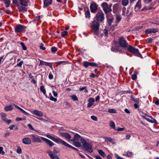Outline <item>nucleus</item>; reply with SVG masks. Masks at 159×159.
Returning a JSON list of instances; mask_svg holds the SVG:
<instances>
[{
	"label": "nucleus",
	"instance_id": "f257e3e1",
	"mask_svg": "<svg viewBox=\"0 0 159 159\" xmlns=\"http://www.w3.org/2000/svg\"><path fill=\"white\" fill-rule=\"evenodd\" d=\"M100 24L96 21H93L91 24V28L92 31L95 34L98 35L99 31Z\"/></svg>",
	"mask_w": 159,
	"mask_h": 159
},
{
	"label": "nucleus",
	"instance_id": "f03ea898",
	"mask_svg": "<svg viewBox=\"0 0 159 159\" xmlns=\"http://www.w3.org/2000/svg\"><path fill=\"white\" fill-rule=\"evenodd\" d=\"M46 136L47 137L51 139L57 143L61 144L66 147L68 144L66 142L58 137L55 138L49 134H46Z\"/></svg>",
	"mask_w": 159,
	"mask_h": 159
},
{
	"label": "nucleus",
	"instance_id": "7ed1b4c3",
	"mask_svg": "<svg viewBox=\"0 0 159 159\" xmlns=\"http://www.w3.org/2000/svg\"><path fill=\"white\" fill-rule=\"evenodd\" d=\"M81 143L85 150L91 153L93 152L92 145L91 144L87 143L85 140L82 139Z\"/></svg>",
	"mask_w": 159,
	"mask_h": 159
},
{
	"label": "nucleus",
	"instance_id": "20e7f679",
	"mask_svg": "<svg viewBox=\"0 0 159 159\" xmlns=\"http://www.w3.org/2000/svg\"><path fill=\"white\" fill-rule=\"evenodd\" d=\"M126 48L129 52L134 54L135 55L139 57L142 56L141 54L139 53L138 49L135 48L133 46L129 45Z\"/></svg>",
	"mask_w": 159,
	"mask_h": 159
},
{
	"label": "nucleus",
	"instance_id": "39448f33",
	"mask_svg": "<svg viewBox=\"0 0 159 159\" xmlns=\"http://www.w3.org/2000/svg\"><path fill=\"white\" fill-rule=\"evenodd\" d=\"M107 20L109 25L110 27V30L113 31L115 29V27L116 26L117 24H116L115 25H112V23L113 20V18L112 17L111 14H110V16H107Z\"/></svg>",
	"mask_w": 159,
	"mask_h": 159
},
{
	"label": "nucleus",
	"instance_id": "423d86ee",
	"mask_svg": "<svg viewBox=\"0 0 159 159\" xmlns=\"http://www.w3.org/2000/svg\"><path fill=\"white\" fill-rule=\"evenodd\" d=\"M96 18L98 23H101L104 19V15L102 12H98L96 16Z\"/></svg>",
	"mask_w": 159,
	"mask_h": 159
},
{
	"label": "nucleus",
	"instance_id": "0eeeda50",
	"mask_svg": "<svg viewBox=\"0 0 159 159\" xmlns=\"http://www.w3.org/2000/svg\"><path fill=\"white\" fill-rule=\"evenodd\" d=\"M119 45L122 47L126 48L128 46V43L123 37L120 38L119 40Z\"/></svg>",
	"mask_w": 159,
	"mask_h": 159
},
{
	"label": "nucleus",
	"instance_id": "6e6552de",
	"mask_svg": "<svg viewBox=\"0 0 159 159\" xmlns=\"http://www.w3.org/2000/svg\"><path fill=\"white\" fill-rule=\"evenodd\" d=\"M101 6L105 13L111 11H112L111 6H108L106 2H103Z\"/></svg>",
	"mask_w": 159,
	"mask_h": 159
},
{
	"label": "nucleus",
	"instance_id": "1a4fd4ad",
	"mask_svg": "<svg viewBox=\"0 0 159 159\" xmlns=\"http://www.w3.org/2000/svg\"><path fill=\"white\" fill-rule=\"evenodd\" d=\"M142 116L143 119L150 122L155 123H157V121L155 119H153L151 116H149L146 114L144 115H142Z\"/></svg>",
	"mask_w": 159,
	"mask_h": 159
},
{
	"label": "nucleus",
	"instance_id": "9d476101",
	"mask_svg": "<svg viewBox=\"0 0 159 159\" xmlns=\"http://www.w3.org/2000/svg\"><path fill=\"white\" fill-rule=\"evenodd\" d=\"M0 114L2 120L3 121H4L6 123L9 124L11 122V120L10 119H7V118H6L7 116V115L6 114L3 112H1L0 113Z\"/></svg>",
	"mask_w": 159,
	"mask_h": 159
},
{
	"label": "nucleus",
	"instance_id": "9b49d317",
	"mask_svg": "<svg viewBox=\"0 0 159 159\" xmlns=\"http://www.w3.org/2000/svg\"><path fill=\"white\" fill-rule=\"evenodd\" d=\"M32 138V140L34 142L41 143L42 141L40 139L41 137L37 135L32 134L30 135Z\"/></svg>",
	"mask_w": 159,
	"mask_h": 159
},
{
	"label": "nucleus",
	"instance_id": "f8f14e48",
	"mask_svg": "<svg viewBox=\"0 0 159 159\" xmlns=\"http://www.w3.org/2000/svg\"><path fill=\"white\" fill-rule=\"evenodd\" d=\"M25 28V27L24 26L19 25L15 28V31L17 33L23 31Z\"/></svg>",
	"mask_w": 159,
	"mask_h": 159
},
{
	"label": "nucleus",
	"instance_id": "ddd939ff",
	"mask_svg": "<svg viewBox=\"0 0 159 159\" xmlns=\"http://www.w3.org/2000/svg\"><path fill=\"white\" fill-rule=\"evenodd\" d=\"M90 8L91 11L92 13L95 12L98 9V6L94 2H93L91 4Z\"/></svg>",
	"mask_w": 159,
	"mask_h": 159
},
{
	"label": "nucleus",
	"instance_id": "4468645a",
	"mask_svg": "<svg viewBox=\"0 0 159 159\" xmlns=\"http://www.w3.org/2000/svg\"><path fill=\"white\" fill-rule=\"evenodd\" d=\"M120 9L121 8L120 7L118 3H116L113 6V12L114 13L119 12L120 10Z\"/></svg>",
	"mask_w": 159,
	"mask_h": 159
},
{
	"label": "nucleus",
	"instance_id": "2eb2a0df",
	"mask_svg": "<svg viewBox=\"0 0 159 159\" xmlns=\"http://www.w3.org/2000/svg\"><path fill=\"white\" fill-rule=\"evenodd\" d=\"M41 139L44 140L50 147H52L54 145V143L49 140L43 137H41Z\"/></svg>",
	"mask_w": 159,
	"mask_h": 159
},
{
	"label": "nucleus",
	"instance_id": "dca6fc26",
	"mask_svg": "<svg viewBox=\"0 0 159 159\" xmlns=\"http://www.w3.org/2000/svg\"><path fill=\"white\" fill-rule=\"evenodd\" d=\"M23 143L26 145H29L31 143V139L28 137L24 138L22 140Z\"/></svg>",
	"mask_w": 159,
	"mask_h": 159
},
{
	"label": "nucleus",
	"instance_id": "f3484780",
	"mask_svg": "<svg viewBox=\"0 0 159 159\" xmlns=\"http://www.w3.org/2000/svg\"><path fill=\"white\" fill-rule=\"evenodd\" d=\"M31 112L33 114L39 117H41L43 116V113L42 112L37 110H34Z\"/></svg>",
	"mask_w": 159,
	"mask_h": 159
},
{
	"label": "nucleus",
	"instance_id": "a211bd4d",
	"mask_svg": "<svg viewBox=\"0 0 159 159\" xmlns=\"http://www.w3.org/2000/svg\"><path fill=\"white\" fill-rule=\"evenodd\" d=\"M82 139H82L81 137L77 134H76L74 136L73 139V141H79L80 140L81 142Z\"/></svg>",
	"mask_w": 159,
	"mask_h": 159
},
{
	"label": "nucleus",
	"instance_id": "6ab92c4d",
	"mask_svg": "<svg viewBox=\"0 0 159 159\" xmlns=\"http://www.w3.org/2000/svg\"><path fill=\"white\" fill-rule=\"evenodd\" d=\"M141 7V0H138L135 6V7L134 8L135 11H139Z\"/></svg>",
	"mask_w": 159,
	"mask_h": 159
},
{
	"label": "nucleus",
	"instance_id": "aec40b11",
	"mask_svg": "<svg viewBox=\"0 0 159 159\" xmlns=\"http://www.w3.org/2000/svg\"><path fill=\"white\" fill-rule=\"evenodd\" d=\"M158 31L157 29L151 28L148 29L146 30V33L147 34H150L151 33H156Z\"/></svg>",
	"mask_w": 159,
	"mask_h": 159
},
{
	"label": "nucleus",
	"instance_id": "412c9836",
	"mask_svg": "<svg viewBox=\"0 0 159 159\" xmlns=\"http://www.w3.org/2000/svg\"><path fill=\"white\" fill-rule=\"evenodd\" d=\"M40 65H44L45 66H48L50 68H52V63L44 62L41 60H40L39 66Z\"/></svg>",
	"mask_w": 159,
	"mask_h": 159
},
{
	"label": "nucleus",
	"instance_id": "4be33fe9",
	"mask_svg": "<svg viewBox=\"0 0 159 159\" xmlns=\"http://www.w3.org/2000/svg\"><path fill=\"white\" fill-rule=\"evenodd\" d=\"M88 103L87 104V107H90L94 104L95 102L94 99L93 98H90L89 99Z\"/></svg>",
	"mask_w": 159,
	"mask_h": 159
},
{
	"label": "nucleus",
	"instance_id": "5701e85b",
	"mask_svg": "<svg viewBox=\"0 0 159 159\" xmlns=\"http://www.w3.org/2000/svg\"><path fill=\"white\" fill-rule=\"evenodd\" d=\"M60 135L66 139H71V136L67 133H61Z\"/></svg>",
	"mask_w": 159,
	"mask_h": 159
},
{
	"label": "nucleus",
	"instance_id": "b1692460",
	"mask_svg": "<svg viewBox=\"0 0 159 159\" xmlns=\"http://www.w3.org/2000/svg\"><path fill=\"white\" fill-rule=\"evenodd\" d=\"M20 4L23 6L26 7L28 5L29 0H19Z\"/></svg>",
	"mask_w": 159,
	"mask_h": 159
},
{
	"label": "nucleus",
	"instance_id": "393cba45",
	"mask_svg": "<svg viewBox=\"0 0 159 159\" xmlns=\"http://www.w3.org/2000/svg\"><path fill=\"white\" fill-rule=\"evenodd\" d=\"M52 2V0H45L44 1V7H45L49 6L51 4Z\"/></svg>",
	"mask_w": 159,
	"mask_h": 159
},
{
	"label": "nucleus",
	"instance_id": "a878e982",
	"mask_svg": "<svg viewBox=\"0 0 159 159\" xmlns=\"http://www.w3.org/2000/svg\"><path fill=\"white\" fill-rule=\"evenodd\" d=\"M18 9L19 11L24 12L27 11V8L22 6H19L18 7Z\"/></svg>",
	"mask_w": 159,
	"mask_h": 159
},
{
	"label": "nucleus",
	"instance_id": "bb28decb",
	"mask_svg": "<svg viewBox=\"0 0 159 159\" xmlns=\"http://www.w3.org/2000/svg\"><path fill=\"white\" fill-rule=\"evenodd\" d=\"M13 109V107L11 105L7 106L4 108V110L6 111H11Z\"/></svg>",
	"mask_w": 159,
	"mask_h": 159
},
{
	"label": "nucleus",
	"instance_id": "cd10ccee",
	"mask_svg": "<svg viewBox=\"0 0 159 159\" xmlns=\"http://www.w3.org/2000/svg\"><path fill=\"white\" fill-rule=\"evenodd\" d=\"M109 125L110 126L114 129H116V125L114 121L112 120L109 121Z\"/></svg>",
	"mask_w": 159,
	"mask_h": 159
},
{
	"label": "nucleus",
	"instance_id": "c85d7f7f",
	"mask_svg": "<svg viewBox=\"0 0 159 159\" xmlns=\"http://www.w3.org/2000/svg\"><path fill=\"white\" fill-rule=\"evenodd\" d=\"M97 151L99 154L103 157L106 156L105 153L102 150L98 149Z\"/></svg>",
	"mask_w": 159,
	"mask_h": 159
},
{
	"label": "nucleus",
	"instance_id": "c756f323",
	"mask_svg": "<svg viewBox=\"0 0 159 159\" xmlns=\"http://www.w3.org/2000/svg\"><path fill=\"white\" fill-rule=\"evenodd\" d=\"M116 24H117L119 23L121 19V17L120 15L118 14L116 16Z\"/></svg>",
	"mask_w": 159,
	"mask_h": 159
},
{
	"label": "nucleus",
	"instance_id": "7c9ffc66",
	"mask_svg": "<svg viewBox=\"0 0 159 159\" xmlns=\"http://www.w3.org/2000/svg\"><path fill=\"white\" fill-rule=\"evenodd\" d=\"M49 99L51 100L52 101H53L54 102H57V99L56 98H55L54 97H53L51 93H49Z\"/></svg>",
	"mask_w": 159,
	"mask_h": 159
},
{
	"label": "nucleus",
	"instance_id": "2f4dec72",
	"mask_svg": "<svg viewBox=\"0 0 159 159\" xmlns=\"http://www.w3.org/2000/svg\"><path fill=\"white\" fill-rule=\"evenodd\" d=\"M74 145L75 147H79L81 146V143L79 141H73Z\"/></svg>",
	"mask_w": 159,
	"mask_h": 159
},
{
	"label": "nucleus",
	"instance_id": "473e14b6",
	"mask_svg": "<svg viewBox=\"0 0 159 159\" xmlns=\"http://www.w3.org/2000/svg\"><path fill=\"white\" fill-rule=\"evenodd\" d=\"M121 3L123 6H126L129 3V0H122Z\"/></svg>",
	"mask_w": 159,
	"mask_h": 159
},
{
	"label": "nucleus",
	"instance_id": "72a5a7b5",
	"mask_svg": "<svg viewBox=\"0 0 159 159\" xmlns=\"http://www.w3.org/2000/svg\"><path fill=\"white\" fill-rule=\"evenodd\" d=\"M40 91L43 93V94H46V91L43 86H41L40 87Z\"/></svg>",
	"mask_w": 159,
	"mask_h": 159
},
{
	"label": "nucleus",
	"instance_id": "f704fd0d",
	"mask_svg": "<svg viewBox=\"0 0 159 159\" xmlns=\"http://www.w3.org/2000/svg\"><path fill=\"white\" fill-rule=\"evenodd\" d=\"M104 139H105V141L106 142H107L108 141L110 142H112V139L111 137H103Z\"/></svg>",
	"mask_w": 159,
	"mask_h": 159
},
{
	"label": "nucleus",
	"instance_id": "c9c22d12",
	"mask_svg": "<svg viewBox=\"0 0 159 159\" xmlns=\"http://www.w3.org/2000/svg\"><path fill=\"white\" fill-rule=\"evenodd\" d=\"M4 3L5 4L6 7H7L9 6L10 1L9 0H4Z\"/></svg>",
	"mask_w": 159,
	"mask_h": 159
},
{
	"label": "nucleus",
	"instance_id": "e433bc0d",
	"mask_svg": "<svg viewBox=\"0 0 159 159\" xmlns=\"http://www.w3.org/2000/svg\"><path fill=\"white\" fill-rule=\"evenodd\" d=\"M132 154V152H125V154H123V155L124 156H127V157H129L131 156Z\"/></svg>",
	"mask_w": 159,
	"mask_h": 159
},
{
	"label": "nucleus",
	"instance_id": "4c0bfd02",
	"mask_svg": "<svg viewBox=\"0 0 159 159\" xmlns=\"http://www.w3.org/2000/svg\"><path fill=\"white\" fill-rule=\"evenodd\" d=\"M9 128L10 129H14L16 130H17L18 129V127L16 126V125H12L11 126H10L9 127Z\"/></svg>",
	"mask_w": 159,
	"mask_h": 159
},
{
	"label": "nucleus",
	"instance_id": "58836bf2",
	"mask_svg": "<svg viewBox=\"0 0 159 159\" xmlns=\"http://www.w3.org/2000/svg\"><path fill=\"white\" fill-rule=\"evenodd\" d=\"M83 65L85 67H87L90 66V62L87 61H84L83 62Z\"/></svg>",
	"mask_w": 159,
	"mask_h": 159
},
{
	"label": "nucleus",
	"instance_id": "ea45409f",
	"mask_svg": "<svg viewBox=\"0 0 159 159\" xmlns=\"http://www.w3.org/2000/svg\"><path fill=\"white\" fill-rule=\"evenodd\" d=\"M126 8L125 7H123L122 10V15L124 16H126Z\"/></svg>",
	"mask_w": 159,
	"mask_h": 159
},
{
	"label": "nucleus",
	"instance_id": "a19ab883",
	"mask_svg": "<svg viewBox=\"0 0 159 159\" xmlns=\"http://www.w3.org/2000/svg\"><path fill=\"white\" fill-rule=\"evenodd\" d=\"M85 14L86 18H89L90 17V13L89 10L86 11Z\"/></svg>",
	"mask_w": 159,
	"mask_h": 159
},
{
	"label": "nucleus",
	"instance_id": "79ce46f5",
	"mask_svg": "<svg viewBox=\"0 0 159 159\" xmlns=\"http://www.w3.org/2000/svg\"><path fill=\"white\" fill-rule=\"evenodd\" d=\"M131 98L132 100L134 101V102L139 103V99L137 98H134V97H131Z\"/></svg>",
	"mask_w": 159,
	"mask_h": 159
},
{
	"label": "nucleus",
	"instance_id": "37998d69",
	"mask_svg": "<svg viewBox=\"0 0 159 159\" xmlns=\"http://www.w3.org/2000/svg\"><path fill=\"white\" fill-rule=\"evenodd\" d=\"M71 98L74 101H77L78 100V98L77 96L75 95H73L71 96Z\"/></svg>",
	"mask_w": 159,
	"mask_h": 159
},
{
	"label": "nucleus",
	"instance_id": "c03bdc74",
	"mask_svg": "<svg viewBox=\"0 0 159 159\" xmlns=\"http://www.w3.org/2000/svg\"><path fill=\"white\" fill-rule=\"evenodd\" d=\"M108 112L110 113H116V110L113 109H109Z\"/></svg>",
	"mask_w": 159,
	"mask_h": 159
},
{
	"label": "nucleus",
	"instance_id": "a18cd8bd",
	"mask_svg": "<svg viewBox=\"0 0 159 159\" xmlns=\"http://www.w3.org/2000/svg\"><path fill=\"white\" fill-rule=\"evenodd\" d=\"M23 113H24L25 115H27L28 116H29V115H30V114L28 113V112H26V111H25L24 110H23L20 107V109H19Z\"/></svg>",
	"mask_w": 159,
	"mask_h": 159
},
{
	"label": "nucleus",
	"instance_id": "49530a36",
	"mask_svg": "<svg viewBox=\"0 0 159 159\" xmlns=\"http://www.w3.org/2000/svg\"><path fill=\"white\" fill-rule=\"evenodd\" d=\"M23 113H24L25 115H27L28 116H29V115H30V114L28 113V112H26V111H25L24 110H23L20 107V109H19Z\"/></svg>",
	"mask_w": 159,
	"mask_h": 159
},
{
	"label": "nucleus",
	"instance_id": "de8ad7c7",
	"mask_svg": "<svg viewBox=\"0 0 159 159\" xmlns=\"http://www.w3.org/2000/svg\"><path fill=\"white\" fill-rule=\"evenodd\" d=\"M23 113H24L25 115H27L28 116H29V115H30V114L28 113V112H26V111H25L24 110H23L20 107V109H19Z\"/></svg>",
	"mask_w": 159,
	"mask_h": 159
},
{
	"label": "nucleus",
	"instance_id": "09e8293b",
	"mask_svg": "<svg viewBox=\"0 0 159 159\" xmlns=\"http://www.w3.org/2000/svg\"><path fill=\"white\" fill-rule=\"evenodd\" d=\"M62 37H65L66 35H68L67 32L66 31H64L61 33Z\"/></svg>",
	"mask_w": 159,
	"mask_h": 159
},
{
	"label": "nucleus",
	"instance_id": "8fccbe9b",
	"mask_svg": "<svg viewBox=\"0 0 159 159\" xmlns=\"http://www.w3.org/2000/svg\"><path fill=\"white\" fill-rule=\"evenodd\" d=\"M23 61H22L17 64L16 66L19 67H21L22 66V65L23 64Z\"/></svg>",
	"mask_w": 159,
	"mask_h": 159
},
{
	"label": "nucleus",
	"instance_id": "3c124183",
	"mask_svg": "<svg viewBox=\"0 0 159 159\" xmlns=\"http://www.w3.org/2000/svg\"><path fill=\"white\" fill-rule=\"evenodd\" d=\"M20 44L22 46L23 49L24 50H26L27 49V48H26V47L25 46V45L24 43L23 42H21L20 43Z\"/></svg>",
	"mask_w": 159,
	"mask_h": 159
},
{
	"label": "nucleus",
	"instance_id": "603ef678",
	"mask_svg": "<svg viewBox=\"0 0 159 159\" xmlns=\"http://www.w3.org/2000/svg\"><path fill=\"white\" fill-rule=\"evenodd\" d=\"M98 66V65L94 62H90V66L92 67H97Z\"/></svg>",
	"mask_w": 159,
	"mask_h": 159
},
{
	"label": "nucleus",
	"instance_id": "864d4df0",
	"mask_svg": "<svg viewBox=\"0 0 159 159\" xmlns=\"http://www.w3.org/2000/svg\"><path fill=\"white\" fill-rule=\"evenodd\" d=\"M0 154L2 155H4L5 154V152L3 151V148L2 147H0Z\"/></svg>",
	"mask_w": 159,
	"mask_h": 159
},
{
	"label": "nucleus",
	"instance_id": "5fc2aeb1",
	"mask_svg": "<svg viewBox=\"0 0 159 159\" xmlns=\"http://www.w3.org/2000/svg\"><path fill=\"white\" fill-rule=\"evenodd\" d=\"M91 119L94 120V121H97L98 120V118L97 117L94 116H91Z\"/></svg>",
	"mask_w": 159,
	"mask_h": 159
},
{
	"label": "nucleus",
	"instance_id": "6e6d98bb",
	"mask_svg": "<svg viewBox=\"0 0 159 159\" xmlns=\"http://www.w3.org/2000/svg\"><path fill=\"white\" fill-rule=\"evenodd\" d=\"M67 147H68L69 148H71L73 149H74L75 150H78L76 148H75L72 147V146H71V145H70V144H67V146H66Z\"/></svg>",
	"mask_w": 159,
	"mask_h": 159
},
{
	"label": "nucleus",
	"instance_id": "4d7b16f0",
	"mask_svg": "<svg viewBox=\"0 0 159 159\" xmlns=\"http://www.w3.org/2000/svg\"><path fill=\"white\" fill-rule=\"evenodd\" d=\"M51 50L52 52L54 53L57 51V49L55 47H52Z\"/></svg>",
	"mask_w": 159,
	"mask_h": 159
},
{
	"label": "nucleus",
	"instance_id": "13d9d810",
	"mask_svg": "<svg viewBox=\"0 0 159 159\" xmlns=\"http://www.w3.org/2000/svg\"><path fill=\"white\" fill-rule=\"evenodd\" d=\"M103 32L104 33V34H105V36L106 37H107V36L108 32V30H107V29H105L103 30Z\"/></svg>",
	"mask_w": 159,
	"mask_h": 159
},
{
	"label": "nucleus",
	"instance_id": "bf43d9fd",
	"mask_svg": "<svg viewBox=\"0 0 159 159\" xmlns=\"http://www.w3.org/2000/svg\"><path fill=\"white\" fill-rule=\"evenodd\" d=\"M47 153L50 157H51L53 155L52 153V152L51 151H48L47 152Z\"/></svg>",
	"mask_w": 159,
	"mask_h": 159
},
{
	"label": "nucleus",
	"instance_id": "052dcab7",
	"mask_svg": "<svg viewBox=\"0 0 159 159\" xmlns=\"http://www.w3.org/2000/svg\"><path fill=\"white\" fill-rule=\"evenodd\" d=\"M114 155L115 157L117 159H125L120 157L117 154H115Z\"/></svg>",
	"mask_w": 159,
	"mask_h": 159
},
{
	"label": "nucleus",
	"instance_id": "680f3d73",
	"mask_svg": "<svg viewBox=\"0 0 159 159\" xmlns=\"http://www.w3.org/2000/svg\"><path fill=\"white\" fill-rule=\"evenodd\" d=\"M40 48L41 49H42L43 50H44L46 49V48L43 47V43H41L40 46Z\"/></svg>",
	"mask_w": 159,
	"mask_h": 159
},
{
	"label": "nucleus",
	"instance_id": "e2e57ef3",
	"mask_svg": "<svg viewBox=\"0 0 159 159\" xmlns=\"http://www.w3.org/2000/svg\"><path fill=\"white\" fill-rule=\"evenodd\" d=\"M53 77V75L52 74L50 73L48 75V78L50 80H52Z\"/></svg>",
	"mask_w": 159,
	"mask_h": 159
},
{
	"label": "nucleus",
	"instance_id": "0e129e2a",
	"mask_svg": "<svg viewBox=\"0 0 159 159\" xmlns=\"http://www.w3.org/2000/svg\"><path fill=\"white\" fill-rule=\"evenodd\" d=\"M125 129V128H120L118 127L117 129H116L117 131H122L124 130Z\"/></svg>",
	"mask_w": 159,
	"mask_h": 159
},
{
	"label": "nucleus",
	"instance_id": "69168bd1",
	"mask_svg": "<svg viewBox=\"0 0 159 159\" xmlns=\"http://www.w3.org/2000/svg\"><path fill=\"white\" fill-rule=\"evenodd\" d=\"M131 78L133 80H135L137 78V76L135 74H133L131 75Z\"/></svg>",
	"mask_w": 159,
	"mask_h": 159
},
{
	"label": "nucleus",
	"instance_id": "338daca9",
	"mask_svg": "<svg viewBox=\"0 0 159 159\" xmlns=\"http://www.w3.org/2000/svg\"><path fill=\"white\" fill-rule=\"evenodd\" d=\"M12 2L13 3L15 4L16 5H17L18 4V0H13Z\"/></svg>",
	"mask_w": 159,
	"mask_h": 159
},
{
	"label": "nucleus",
	"instance_id": "774afa93",
	"mask_svg": "<svg viewBox=\"0 0 159 159\" xmlns=\"http://www.w3.org/2000/svg\"><path fill=\"white\" fill-rule=\"evenodd\" d=\"M51 158L52 159H59L58 157L54 155Z\"/></svg>",
	"mask_w": 159,
	"mask_h": 159
}]
</instances>
